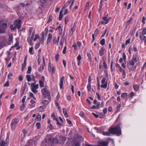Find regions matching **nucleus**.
Wrapping results in <instances>:
<instances>
[{
	"label": "nucleus",
	"mask_w": 146,
	"mask_h": 146,
	"mask_svg": "<svg viewBox=\"0 0 146 146\" xmlns=\"http://www.w3.org/2000/svg\"><path fill=\"white\" fill-rule=\"evenodd\" d=\"M109 131L112 134H116L119 136L121 134V131L120 127L119 126H116L113 127H111L109 129Z\"/></svg>",
	"instance_id": "f257e3e1"
},
{
	"label": "nucleus",
	"mask_w": 146,
	"mask_h": 146,
	"mask_svg": "<svg viewBox=\"0 0 146 146\" xmlns=\"http://www.w3.org/2000/svg\"><path fill=\"white\" fill-rule=\"evenodd\" d=\"M19 119L17 118H15L13 119L11 124L12 130H14L15 129L16 126L19 122Z\"/></svg>",
	"instance_id": "f03ea898"
},
{
	"label": "nucleus",
	"mask_w": 146,
	"mask_h": 146,
	"mask_svg": "<svg viewBox=\"0 0 146 146\" xmlns=\"http://www.w3.org/2000/svg\"><path fill=\"white\" fill-rule=\"evenodd\" d=\"M108 14H107L105 16H104L102 18V20L101 21L102 24H108L111 18H108Z\"/></svg>",
	"instance_id": "7ed1b4c3"
},
{
	"label": "nucleus",
	"mask_w": 146,
	"mask_h": 146,
	"mask_svg": "<svg viewBox=\"0 0 146 146\" xmlns=\"http://www.w3.org/2000/svg\"><path fill=\"white\" fill-rule=\"evenodd\" d=\"M42 94L45 97L48 96V98L50 99V93L46 88H43L42 90Z\"/></svg>",
	"instance_id": "20e7f679"
},
{
	"label": "nucleus",
	"mask_w": 146,
	"mask_h": 146,
	"mask_svg": "<svg viewBox=\"0 0 146 146\" xmlns=\"http://www.w3.org/2000/svg\"><path fill=\"white\" fill-rule=\"evenodd\" d=\"M139 60V57L137 55H135L133 56L131 60L129 61V64L131 66H133L135 65V63L136 62Z\"/></svg>",
	"instance_id": "39448f33"
},
{
	"label": "nucleus",
	"mask_w": 146,
	"mask_h": 146,
	"mask_svg": "<svg viewBox=\"0 0 146 146\" xmlns=\"http://www.w3.org/2000/svg\"><path fill=\"white\" fill-rule=\"evenodd\" d=\"M0 42L1 43L2 46L3 45H8L7 38L5 36L0 37Z\"/></svg>",
	"instance_id": "423d86ee"
},
{
	"label": "nucleus",
	"mask_w": 146,
	"mask_h": 146,
	"mask_svg": "<svg viewBox=\"0 0 146 146\" xmlns=\"http://www.w3.org/2000/svg\"><path fill=\"white\" fill-rule=\"evenodd\" d=\"M21 21L20 20H16L14 22V28L19 29L21 27Z\"/></svg>",
	"instance_id": "0eeeda50"
},
{
	"label": "nucleus",
	"mask_w": 146,
	"mask_h": 146,
	"mask_svg": "<svg viewBox=\"0 0 146 146\" xmlns=\"http://www.w3.org/2000/svg\"><path fill=\"white\" fill-rule=\"evenodd\" d=\"M106 79L105 78H103L101 81L102 84L101 86V87L106 88L107 87L108 82H106Z\"/></svg>",
	"instance_id": "6e6552de"
},
{
	"label": "nucleus",
	"mask_w": 146,
	"mask_h": 146,
	"mask_svg": "<svg viewBox=\"0 0 146 146\" xmlns=\"http://www.w3.org/2000/svg\"><path fill=\"white\" fill-rule=\"evenodd\" d=\"M35 35V32L33 31L31 35V37L29 38V37L27 39V41L30 45L33 46V43L32 42V41L33 40Z\"/></svg>",
	"instance_id": "1a4fd4ad"
},
{
	"label": "nucleus",
	"mask_w": 146,
	"mask_h": 146,
	"mask_svg": "<svg viewBox=\"0 0 146 146\" xmlns=\"http://www.w3.org/2000/svg\"><path fill=\"white\" fill-rule=\"evenodd\" d=\"M7 27L6 24L3 21H0V29L1 30L4 29Z\"/></svg>",
	"instance_id": "9d476101"
},
{
	"label": "nucleus",
	"mask_w": 146,
	"mask_h": 146,
	"mask_svg": "<svg viewBox=\"0 0 146 146\" xmlns=\"http://www.w3.org/2000/svg\"><path fill=\"white\" fill-rule=\"evenodd\" d=\"M45 77L44 76H42L41 78V79L39 81V83L40 86V87H43L44 85V81Z\"/></svg>",
	"instance_id": "9b49d317"
},
{
	"label": "nucleus",
	"mask_w": 146,
	"mask_h": 146,
	"mask_svg": "<svg viewBox=\"0 0 146 146\" xmlns=\"http://www.w3.org/2000/svg\"><path fill=\"white\" fill-rule=\"evenodd\" d=\"M58 143H63L66 140V138L64 137L60 136L58 139Z\"/></svg>",
	"instance_id": "f8f14e48"
},
{
	"label": "nucleus",
	"mask_w": 146,
	"mask_h": 146,
	"mask_svg": "<svg viewBox=\"0 0 146 146\" xmlns=\"http://www.w3.org/2000/svg\"><path fill=\"white\" fill-rule=\"evenodd\" d=\"M48 70L50 72H51L52 74H53L54 71V67H52L51 66L50 63H49L48 65Z\"/></svg>",
	"instance_id": "ddd939ff"
},
{
	"label": "nucleus",
	"mask_w": 146,
	"mask_h": 146,
	"mask_svg": "<svg viewBox=\"0 0 146 146\" xmlns=\"http://www.w3.org/2000/svg\"><path fill=\"white\" fill-rule=\"evenodd\" d=\"M64 77L63 76L60 79V81L59 84L60 88V89L63 88V82L64 80Z\"/></svg>",
	"instance_id": "4468645a"
},
{
	"label": "nucleus",
	"mask_w": 146,
	"mask_h": 146,
	"mask_svg": "<svg viewBox=\"0 0 146 146\" xmlns=\"http://www.w3.org/2000/svg\"><path fill=\"white\" fill-rule=\"evenodd\" d=\"M48 37L47 40V44L48 45L51 41V40L52 37V34L51 33H49L48 36Z\"/></svg>",
	"instance_id": "2eb2a0df"
},
{
	"label": "nucleus",
	"mask_w": 146,
	"mask_h": 146,
	"mask_svg": "<svg viewBox=\"0 0 146 146\" xmlns=\"http://www.w3.org/2000/svg\"><path fill=\"white\" fill-rule=\"evenodd\" d=\"M13 36L11 35H9L8 40H7L8 45H10L11 43L13 41Z\"/></svg>",
	"instance_id": "dca6fc26"
},
{
	"label": "nucleus",
	"mask_w": 146,
	"mask_h": 146,
	"mask_svg": "<svg viewBox=\"0 0 146 146\" xmlns=\"http://www.w3.org/2000/svg\"><path fill=\"white\" fill-rule=\"evenodd\" d=\"M36 83L35 82L34 83H32L31 85V88L34 89H37L38 88V84L35 85Z\"/></svg>",
	"instance_id": "f3484780"
},
{
	"label": "nucleus",
	"mask_w": 146,
	"mask_h": 146,
	"mask_svg": "<svg viewBox=\"0 0 146 146\" xmlns=\"http://www.w3.org/2000/svg\"><path fill=\"white\" fill-rule=\"evenodd\" d=\"M99 32V30L98 29H96L95 30L94 33L92 35V37L93 38V41L95 40V37L96 36Z\"/></svg>",
	"instance_id": "a211bd4d"
},
{
	"label": "nucleus",
	"mask_w": 146,
	"mask_h": 146,
	"mask_svg": "<svg viewBox=\"0 0 146 146\" xmlns=\"http://www.w3.org/2000/svg\"><path fill=\"white\" fill-rule=\"evenodd\" d=\"M104 48L103 47H102L100 50L99 51V54L100 55V56H102L104 54Z\"/></svg>",
	"instance_id": "6ab92c4d"
},
{
	"label": "nucleus",
	"mask_w": 146,
	"mask_h": 146,
	"mask_svg": "<svg viewBox=\"0 0 146 146\" xmlns=\"http://www.w3.org/2000/svg\"><path fill=\"white\" fill-rule=\"evenodd\" d=\"M33 31H34L35 32V31L34 30H33V29L32 27H30L29 29V37L30 38V36L31 35H32V33Z\"/></svg>",
	"instance_id": "aec40b11"
},
{
	"label": "nucleus",
	"mask_w": 146,
	"mask_h": 146,
	"mask_svg": "<svg viewBox=\"0 0 146 146\" xmlns=\"http://www.w3.org/2000/svg\"><path fill=\"white\" fill-rule=\"evenodd\" d=\"M63 113L64 114L65 116L66 117H69V115L67 113V111L66 109L65 108H63Z\"/></svg>",
	"instance_id": "412c9836"
},
{
	"label": "nucleus",
	"mask_w": 146,
	"mask_h": 146,
	"mask_svg": "<svg viewBox=\"0 0 146 146\" xmlns=\"http://www.w3.org/2000/svg\"><path fill=\"white\" fill-rule=\"evenodd\" d=\"M145 35L142 34L140 35L139 36L140 39L142 41L145 40L146 39V37L144 35Z\"/></svg>",
	"instance_id": "4be33fe9"
},
{
	"label": "nucleus",
	"mask_w": 146,
	"mask_h": 146,
	"mask_svg": "<svg viewBox=\"0 0 146 146\" xmlns=\"http://www.w3.org/2000/svg\"><path fill=\"white\" fill-rule=\"evenodd\" d=\"M63 12V10H61L60 12V15L59 17V20L61 21L63 17V15L62 13Z\"/></svg>",
	"instance_id": "5701e85b"
},
{
	"label": "nucleus",
	"mask_w": 146,
	"mask_h": 146,
	"mask_svg": "<svg viewBox=\"0 0 146 146\" xmlns=\"http://www.w3.org/2000/svg\"><path fill=\"white\" fill-rule=\"evenodd\" d=\"M64 19L65 24V25H66L68 22L69 21V16L66 17L64 18Z\"/></svg>",
	"instance_id": "b1692460"
},
{
	"label": "nucleus",
	"mask_w": 146,
	"mask_h": 146,
	"mask_svg": "<svg viewBox=\"0 0 146 146\" xmlns=\"http://www.w3.org/2000/svg\"><path fill=\"white\" fill-rule=\"evenodd\" d=\"M58 137L56 136L55 138H54L52 142L54 143H58Z\"/></svg>",
	"instance_id": "393cba45"
},
{
	"label": "nucleus",
	"mask_w": 146,
	"mask_h": 146,
	"mask_svg": "<svg viewBox=\"0 0 146 146\" xmlns=\"http://www.w3.org/2000/svg\"><path fill=\"white\" fill-rule=\"evenodd\" d=\"M45 40L44 35L43 34L42 36L41 39L40 40V42L43 44L44 41Z\"/></svg>",
	"instance_id": "a878e982"
},
{
	"label": "nucleus",
	"mask_w": 146,
	"mask_h": 146,
	"mask_svg": "<svg viewBox=\"0 0 146 146\" xmlns=\"http://www.w3.org/2000/svg\"><path fill=\"white\" fill-rule=\"evenodd\" d=\"M103 134L105 136H110L111 133L109 131V132H102Z\"/></svg>",
	"instance_id": "bb28decb"
},
{
	"label": "nucleus",
	"mask_w": 146,
	"mask_h": 146,
	"mask_svg": "<svg viewBox=\"0 0 146 146\" xmlns=\"http://www.w3.org/2000/svg\"><path fill=\"white\" fill-rule=\"evenodd\" d=\"M71 3V1H68V2L66 3V4L62 8L61 10H63L66 7L70 4Z\"/></svg>",
	"instance_id": "cd10ccee"
},
{
	"label": "nucleus",
	"mask_w": 146,
	"mask_h": 146,
	"mask_svg": "<svg viewBox=\"0 0 146 146\" xmlns=\"http://www.w3.org/2000/svg\"><path fill=\"white\" fill-rule=\"evenodd\" d=\"M95 129L97 130V132L98 133H102V131L100 128L95 127Z\"/></svg>",
	"instance_id": "c85d7f7f"
},
{
	"label": "nucleus",
	"mask_w": 146,
	"mask_h": 146,
	"mask_svg": "<svg viewBox=\"0 0 146 146\" xmlns=\"http://www.w3.org/2000/svg\"><path fill=\"white\" fill-rule=\"evenodd\" d=\"M87 56L88 57L89 60L90 62L92 61V58L91 56V54L90 52H87Z\"/></svg>",
	"instance_id": "c756f323"
},
{
	"label": "nucleus",
	"mask_w": 146,
	"mask_h": 146,
	"mask_svg": "<svg viewBox=\"0 0 146 146\" xmlns=\"http://www.w3.org/2000/svg\"><path fill=\"white\" fill-rule=\"evenodd\" d=\"M51 116L54 120H56V121L58 120V119L55 116V113H53L52 114Z\"/></svg>",
	"instance_id": "7c9ffc66"
},
{
	"label": "nucleus",
	"mask_w": 146,
	"mask_h": 146,
	"mask_svg": "<svg viewBox=\"0 0 146 146\" xmlns=\"http://www.w3.org/2000/svg\"><path fill=\"white\" fill-rule=\"evenodd\" d=\"M58 29L59 31L60 34H62V29L61 26H59L56 29V30H57Z\"/></svg>",
	"instance_id": "2f4dec72"
},
{
	"label": "nucleus",
	"mask_w": 146,
	"mask_h": 146,
	"mask_svg": "<svg viewBox=\"0 0 146 146\" xmlns=\"http://www.w3.org/2000/svg\"><path fill=\"white\" fill-rule=\"evenodd\" d=\"M33 47L32 46L30 48L29 50V52L30 54L31 55H33L34 54V53L33 52Z\"/></svg>",
	"instance_id": "473e14b6"
},
{
	"label": "nucleus",
	"mask_w": 146,
	"mask_h": 146,
	"mask_svg": "<svg viewBox=\"0 0 146 146\" xmlns=\"http://www.w3.org/2000/svg\"><path fill=\"white\" fill-rule=\"evenodd\" d=\"M53 42L55 44H58V40H57L56 38V37H54L53 38Z\"/></svg>",
	"instance_id": "72a5a7b5"
},
{
	"label": "nucleus",
	"mask_w": 146,
	"mask_h": 146,
	"mask_svg": "<svg viewBox=\"0 0 146 146\" xmlns=\"http://www.w3.org/2000/svg\"><path fill=\"white\" fill-rule=\"evenodd\" d=\"M26 78L28 82H29L31 80V77L30 75H27Z\"/></svg>",
	"instance_id": "f704fd0d"
},
{
	"label": "nucleus",
	"mask_w": 146,
	"mask_h": 146,
	"mask_svg": "<svg viewBox=\"0 0 146 146\" xmlns=\"http://www.w3.org/2000/svg\"><path fill=\"white\" fill-rule=\"evenodd\" d=\"M133 87L134 90L135 91H137L138 90L139 87L137 85H135L133 86Z\"/></svg>",
	"instance_id": "c9c22d12"
},
{
	"label": "nucleus",
	"mask_w": 146,
	"mask_h": 146,
	"mask_svg": "<svg viewBox=\"0 0 146 146\" xmlns=\"http://www.w3.org/2000/svg\"><path fill=\"white\" fill-rule=\"evenodd\" d=\"M41 115L40 114H38L36 116L35 119L36 120H41Z\"/></svg>",
	"instance_id": "e433bc0d"
},
{
	"label": "nucleus",
	"mask_w": 146,
	"mask_h": 146,
	"mask_svg": "<svg viewBox=\"0 0 146 146\" xmlns=\"http://www.w3.org/2000/svg\"><path fill=\"white\" fill-rule=\"evenodd\" d=\"M26 63L23 62L22 65V70L23 71L24 70L26 66Z\"/></svg>",
	"instance_id": "4c0bfd02"
},
{
	"label": "nucleus",
	"mask_w": 146,
	"mask_h": 146,
	"mask_svg": "<svg viewBox=\"0 0 146 146\" xmlns=\"http://www.w3.org/2000/svg\"><path fill=\"white\" fill-rule=\"evenodd\" d=\"M6 142L4 141L3 140L1 141V142H0V146H4L5 145L7 144Z\"/></svg>",
	"instance_id": "58836bf2"
},
{
	"label": "nucleus",
	"mask_w": 146,
	"mask_h": 146,
	"mask_svg": "<svg viewBox=\"0 0 146 146\" xmlns=\"http://www.w3.org/2000/svg\"><path fill=\"white\" fill-rule=\"evenodd\" d=\"M105 39L103 38L100 41V44L102 45L103 46L105 44Z\"/></svg>",
	"instance_id": "ea45409f"
},
{
	"label": "nucleus",
	"mask_w": 146,
	"mask_h": 146,
	"mask_svg": "<svg viewBox=\"0 0 146 146\" xmlns=\"http://www.w3.org/2000/svg\"><path fill=\"white\" fill-rule=\"evenodd\" d=\"M44 66L43 65H41L38 69L39 71L40 72L42 71L44 69Z\"/></svg>",
	"instance_id": "a19ab883"
},
{
	"label": "nucleus",
	"mask_w": 146,
	"mask_h": 146,
	"mask_svg": "<svg viewBox=\"0 0 146 146\" xmlns=\"http://www.w3.org/2000/svg\"><path fill=\"white\" fill-rule=\"evenodd\" d=\"M128 96V94L127 93H122L121 96L123 98H126Z\"/></svg>",
	"instance_id": "79ce46f5"
},
{
	"label": "nucleus",
	"mask_w": 146,
	"mask_h": 146,
	"mask_svg": "<svg viewBox=\"0 0 146 146\" xmlns=\"http://www.w3.org/2000/svg\"><path fill=\"white\" fill-rule=\"evenodd\" d=\"M103 66L104 67V68L106 69H107V65L106 64V61L105 60H104V62L103 63Z\"/></svg>",
	"instance_id": "37998d69"
},
{
	"label": "nucleus",
	"mask_w": 146,
	"mask_h": 146,
	"mask_svg": "<svg viewBox=\"0 0 146 146\" xmlns=\"http://www.w3.org/2000/svg\"><path fill=\"white\" fill-rule=\"evenodd\" d=\"M25 106L24 104H23L20 107V110L21 111H23L24 110Z\"/></svg>",
	"instance_id": "c03bdc74"
},
{
	"label": "nucleus",
	"mask_w": 146,
	"mask_h": 146,
	"mask_svg": "<svg viewBox=\"0 0 146 146\" xmlns=\"http://www.w3.org/2000/svg\"><path fill=\"white\" fill-rule=\"evenodd\" d=\"M31 67L29 66L28 67V70L27 71V73L30 74L31 73Z\"/></svg>",
	"instance_id": "a18cd8bd"
},
{
	"label": "nucleus",
	"mask_w": 146,
	"mask_h": 146,
	"mask_svg": "<svg viewBox=\"0 0 146 146\" xmlns=\"http://www.w3.org/2000/svg\"><path fill=\"white\" fill-rule=\"evenodd\" d=\"M39 38V35L38 34H36L35 35V37L34 38L33 40L34 41H36Z\"/></svg>",
	"instance_id": "49530a36"
},
{
	"label": "nucleus",
	"mask_w": 146,
	"mask_h": 146,
	"mask_svg": "<svg viewBox=\"0 0 146 146\" xmlns=\"http://www.w3.org/2000/svg\"><path fill=\"white\" fill-rule=\"evenodd\" d=\"M88 90V91H90L91 89V84L88 83L87 86Z\"/></svg>",
	"instance_id": "de8ad7c7"
},
{
	"label": "nucleus",
	"mask_w": 146,
	"mask_h": 146,
	"mask_svg": "<svg viewBox=\"0 0 146 146\" xmlns=\"http://www.w3.org/2000/svg\"><path fill=\"white\" fill-rule=\"evenodd\" d=\"M29 95L31 97H32L34 100H36V98L34 96L33 94L32 93L30 92L29 93Z\"/></svg>",
	"instance_id": "09e8293b"
},
{
	"label": "nucleus",
	"mask_w": 146,
	"mask_h": 146,
	"mask_svg": "<svg viewBox=\"0 0 146 146\" xmlns=\"http://www.w3.org/2000/svg\"><path fill=\"white\" fill-rule=\"evenodd\" d=\"M122 72V77L123 78H125L126 75V73L125 70H124Z\"/></svg>",
	"instance_id": "8fccbe9b"
},
{
	"label": "nucleus",
	"mask_w": 146,
	"mask_h": 146,
	"mask_svg": "<svg viewBox=\"0 0 146 146\" xmlns=\"http://www.w3.org/2000/svg\"><path fill=\"white\" fill-rule=\"evenodd\" d=\"M25 87L24 88H22L21 91V95H22L24 93L25 91Z\"/></svg>",
	"instance_id": "3c124183"
},
{
	"label": "nucleus",
	"mask_w": 146,
	"mask_h": 146,
	"mask_svg": "<svg viewBox=\"0 0 146 146\" xmlns=\"http://www.w3.org/2000/svg\"><path fill=\"white\" fill-rule=\"evenodd\" d=\"M131 40V38H129L125 42V44L126 45H127L128 44L130 43V41Z\"/></svg>",
	"instance_id": "603ef678"
},
{
	"label": "nucleus",
	"mask_w": 146,
	"mask_h": 146,
	"mask_svg": "<svg viewBox=\"0 0 146 146\" xmlns=\"http://www.w3.org/2000/svg\"><path fill=\"white\" fill-rule=\"evenodd\" d=\"M9 84L8 81H7L4 85V87H8L9 86Z\"/></svg>",
	"instance_id": "864d4df0"
},
{
	"label": "nucleus",
	"mask_w": 146,
	"mask_h": 146,
	"mask_svg": "<svg viewBox=\"0 0 146 146\" xmlns=\"http://www.w3.org/2000/svg\"><path fill=\"white\" fill-rule=\"evenodd\" d=\"M23 79V76L22 75H20L19 77V81H22Z\"/></svg>",
	"instance_id": "5fc2aeb1"
},
{
	"label": "nucleus",
	"mask_w": 146,
	"mask_h": 146,
	"mask_svg": "<svg viewBox=\"0 0 146 146\" xmlns=\"http://www.w3.org/2000/svg\"><path fill=\"white\" fill-rule=\"evenodd\" d=\"M42 103L44 104H47L48 103V101L46 100H43Z\"/></svg>",
	"instance_id": "6e6d98bb"
},
{
	"label": "nucleus",
	"mask_w": 146,
	"mask_h": 146,
	"mask_svg": "<svg viewBox=\"0 0 146 146\" xmlns=\"http://www.w3.org/2000/svg\"><path fill=\"white\" fill-rule=\"evenodd\" d=\"M36 126L38 129H39L40 128V124L39 123H36Z\"/></svg>",
	"instance_id": "4d7b16f0"
},
{
	"label": "nucleus",
	"mask_w": 146,
	"mask_h": 146,
	"mask_svg": "<svg viewBox=\"0 0 146 146\" xmlns=\"http://www.w3.org/2000/svg\"><path fill=\"white\" fill-rule=\"evenodd\" d=\"M82 57L81 55L80 54H79L77 58V59L78 60V61H80Z\"/></svg>",
	"instance_id": "13d9d810"
},
{
	"label": "nucleus",
	"mask_w": 146,
	"mask_h": 146,
	"mask_svg": "<svg viewBox=\"0 0 146 146\" xmlns=\"http://www.w3.org/2000/svg\"><path fill=\"white\" fill-rule=\"evenodd\" d=\"M56 121H57V124L59 126H62L63 125V124L62 123H61L60 122H59V121H58V120H56Z\"/></svg>",
	"instance_id": "bf43d9fd"
},
{
	"label": "nucleus",
	"mask_w": 146,
	"mask_h": 146,
	"mask_svg": "<svg viewBox=\"0 0 146 146\" xmlns=\"http://www.w3.org/2000/svg\"><path fill=\"white\" fill-rule=\"evenodd\" d=\"M142 34L143 35H146V28H144L142 32Z\"/></svg>",
	"instance_id": "052dcab7"
},
{
	"label": "nucleus",
	"mask_w": 146,
	"mask_h": 146,
	"mask_svg": "<svg viewBox=\"0 0 146 146\" xmlns=\"http://www.w3.org/2000/svg\"><path fill=\"white\" fill-rule=\"evenodd\" d=\"M5 142L6 144H8L9 141V137L8 136H7L5 140Z\"/></svg>",
	"instance_id": "680f3d73"
},
{
	"label": "nucleus",
	"mask_w": 146,
	"mask_h": 146,
	"mask_svg": "<svg viewBox=\"0 0 146 146\" xmlns=\"http://www.w3.org/2000/svg\"><path fill=\"white\" fill-rule=\"evenodd\" d=\"M79 115L83 117H84L85 116L84 114L82 111H81L79 113Z\"/></svg>",
	"instance_id": "e2e57ef3"
},
{
	"label": "nucleus",
	"mask_w": 146,
	"mask_h": 146,
	"mask_svg": "<svg viewBox=\"0 0 146 146\" xmlns=\"http://www.w3.org/2000/svg\"><path fill=\"white\" fill-rule=\"evenodd\" d=\"M146 20V18L143 17L142 19V22L143 23V24H145V21Z\"/></svg>",
	"instance_id": "0e129e2a"
},
{
	"label": "nucleus",
	"mask_w": 146,
	"mask_h": 146,
	"mask_svg": "<svg viewBox=\"0 0 146 146\" xmlns=\"http://www.w3.org/2000/svg\"><path fill=\"white\" fill-rule=\"evenodd\" d=\"M32 91L34 93H37L38 91L36 90V89H34L31 88Z\"/></svg>",
	"instance_id": "69168bd1"
},
{
	"label": "nucleus",
	"mask_w": 146,
	"mask_h": 146,
	"mask_svg": "<svg viewBox=\"0 0 146 146\" xmlns=\"http://www.w3.org/2000/svg\"><path fill=\"white\" fill-rule=\"evenodd\" d=\"M133 19L131 17L130 18V19L127 21V24L129 25L130 24V23L132 21Z\"/></svg>",
	"instance_id": "338daca9"
},
{
	"label": "nucleus",
	"mask_w": 146,
	"mask_h": 146,
	"mask_svg": "<svg viewBox=\"0 0 146 146\" xmlns=\"http://www.w3.org/2000/svg\"><path fill=\"white\" fill-rule=\"evenodd\" d=\"M134 95V93L133 92H131L130 93V97L131 98H132L133 96Z\"/></svg>",
	"instance_id": "774afa93"
}]
</instances>
